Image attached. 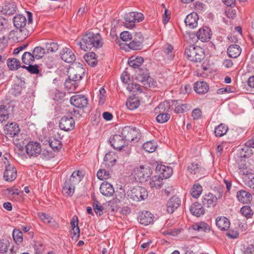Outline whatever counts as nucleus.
Instances as JSON below:
<instances>
[{
  "instance_id": "obj_60",
  "label": "nucleus",
  "mask_w": 254,
  "mask_h": 254,
  "mask_svg": "<svg viewBox=\"0 0 254 254\" xmlns=\"http://www.w3.org/2000/svg\"><path fill=\"white\" fill-rule=\"evenodd\" d=\"M127 89L129 90L130 91H132L133 92L136 91H139L140 92H141L140 86L136 83L129 84L127 86Z\"/></svg>"
},
{
  "instance_id": "obj_38",
  "label": "nucleus",
  "mask_w": 254,
  "mask_h": 254,
  "mask_svg": "<svg viewBox=\"0 0 254 254\" xmlns=\"http://www.w3.org/2000/svg\"><path fill=\"white\" fill-rule=\"evenodd\" d=\"M140 102L138 99L135 98H129L127 99L126 102V106L127 108L133 110L136 109L139 105Z\"/></svg>"
},
{
  "instance_id": "obj_25",
  "label": "nucleus",
  "mask_w": 254,
  "mask_h": 254,
  "mask_svg": "<svg viewBox=\"0 0 254 254\" xmlns=\"http://www.w3.org/2000/svg\"><path fill=\"white\" fill-rule=\"evenodd\" d=\"M153 215L148 211L141 212L138 216L139 223L144 225H147L153 221Z\"/></svg>"
},
{
  "instance_id": "obj_7",
  "label": "nucleus",
  "mask_w": 254,
  "mask_h": 254,
  "mask_svg": "<svg viewBox=\"0 0 254 254\" xmlns=\"http://www.w3.org/2000/svg\"><path fill=\"white\" fill-rule=\"evenodd\" d=\"M128 197L134 201L144 200L148 196L147 190L143 187L135 186L127 191Z\"/></svg>"
},
{
  "instance_id": "obj_8",
  "label": "nucleus",
  "mask_w": 254,
  "mask_h": 254,
  "mask_svg": "<svg viewBox=\"0 0 254 254\" xmlns=\"http://www.w3.org/2000/svg\"><path fill=\"white\" fill-rule=\"evenodd\" d=\"M134 175L136 179L140 182H145L152 175V171L149 166H140L134 169Z\"/></svg>"
},
{
  "instance_id": "obj_15",
  "label": "nucleus",
  "mask_w": 254,
  "mask_h": 254,
  "mask_svg": "<svg viewBox=\"0 0 254 254\" xmlns=\"http://www.w3.org/2000/svg\"><path fill=\"white\" fill-rule=\"evenodd\" d=\"M3 177L7 182H12L17 177V170L16 168L11 164H8L5 167L3 174Z\"/></svg>"
},
{
  "instance_id": "obj_16",
  "label": "nucleus",
  "mask_w": 254,
  "mask_h": 254,
  "mask_svg": "<svg viewBox=\"0 0 254 254\" xmlns=\"http://www.w3.org/2000/svg\"><path fill=\"white\" fill-rule=\"evenodd\" d=\"M204 57V51L200 47H194L191 50V62L194 63H198L200 64V62L203 60Z\"/></svg>"
},
{
  "instance_id": "obj_49",
  "label": "nucleus",
  "mask_w": 254,
  "mask_h": 254,
  "mask_svg": "<svg viewBox=\"0 0 254 254\" xmlns=\"http://www.w3.org/2000/svg\"><path fill=\"white\" fill-rule=\"evenodd\" d=\"M97 177L100 180H107L111 177L110 173L104 169L99 170L97 172Z\"/></svg>"
},
{
  "instance_id": "obj_43",
  "label": "nucleus",
  "mask_w": 254,
  "mask_h": 254,
  "mask_svg": "<svg viewBox=\"0 0 254 254\" xmlns=\"http://www.w3.org/2000/svg\"><path fill=\"white\" fill-rule=\"evenodd\" d=\"M32 53L35 59L39 60L42 59L44 56L45 50L41 47L38 46L34 49Z\"/></svg>"
},
{
  "instance_id": "obj_37",
  "label": "nucleus",
  "mask_w": 254,
  "mask_h": 254,
  "mask_svg": "<svg viewBox=\"0 0 254 254\" xmlns=\"http://www.w3.org/2000/svg\"><path fill=\"white\" fill-rule=\"evenodd\" d=\"M35 59H36L33 53L25 52L22 56V62L26 64L30 65V64H33Z\"/></svg>"
},
{
  "instance_id": "obj_29",
  "label": "nucleus",
  "mask_w": 254,
  "mask_h": 254,
  "mask_svg": "<svg viewBox=\"0 0 254 254\" xmlns=\"http://www.w3.org/2000/svg\"><path fill=\"white\" fill-rule=\"evenodd\" d=\"M241 50L240 46L235 44L231 45L228 48L227 53L230 57L236 58L240 55Z\"/></svg>"
},
{
  "instance_id": "obj_45",
  "label": "nucleus",
  "mask_w": 254,
  "mask_h": 254,
  "mask_svg": "<svg viewBox=\"0 0 254 254\" xmlns=\"http://www.w3.org/2000/svg\"><path fill=\"white\" fill-rule=\"evenodd\" d=\"M13 240L17 244L20 243L23 241V233L18 229H14L12 232Z\"/></svg>"
},
{
  "instance_id": "obj_44",
  "label": "nucleus",
  "mask_w": 254,
  "mask_h": 254,
  "mask_svg": "<svg viewBox=\"0 0 254 254\" xmlns=\"http://www.w3.org/2000/svg\"><path fill=\"white\" fill-rule=\"evenodd\" d=\"M8 113L6 107L4 105L0 106V123L6 121L8 118Z\"/></svg>"
},
{
  "instance_id": "obj_28",
  "label": "nucleus",
  "mask_w": 254,
  "mask_h": 254,
  "mask_svg": "<svg viewBox=\"0 0 254 254\" xmlns=\"http://www.w3.org/2000/svg\"><path fill=\"white\" fill-rule=\"evenodd\" d=\"M216 224L221 230H227L230 225L229 220L225 217H218L216 220Z\"/></svg>"
},
{
  "instance_id": "obj_64",
  "label": "nucleus",
  "mask_w": 254,
  "mask_h": 254,
  "mask_svg": "<svg viewBox=\"0 0 254 254\" xmlns=\"http://www.w3.org/2000/svg\"><path fill=\"white\" fill-rule=\"evenodd\" d=\"M227 236L230 238L236 239L239 236V233L237 231L230 230L226 234Z\"/></svg>"
},
{
  "instance_id": "obj_4",
  "label": "nucleus",
  "mask_w": 254,
  "mask_h": 254,
  "mask_svg": "<svg viewBox=\"0 0 254 254\" xmlns=\"http://www.w3.org/2000/svg\"><path fill=\"white\" fill-rule=\"evenodd\" d=\"M81 172L79 171H74L68 179L64 182L62 192L67 196H71L74 192L75 185L79 183L82 179Z\"/></svg>"
},
{
  "instance_id": "obj_21",
  "label": "nucleus",
  "mask_w": 254,
  "mask_h": 254,
  "mask_svg": "<svg viewBox=\"0 0 254 254\" xmlns=\"http://www.w3.org/2000/svg\"><path fill=\"white\" fill-rule=\"evenodd\" d=\"M4 132L10 137H15L19 134L20 128L17 124L12 123L5 126Z\"/></svg>"
},
{
  "instance_id": "obj_42",
  "label": "nucleus",
  "mask_w": 254,
  "mask_h": 254,
  "mask_svg": "<svg viewBox=\"0 0 254 254\" xmlns=\"http://www.w3.org/2000/svg\"><path fill=\"white\" fill-rule=\"evenodd\" d=\"M151 78L149 77V73L148 71H141L137 76V79L144 84V85H146V83H148V80Z\"/></svg>"
},
{
  "instance_id": "obj_12",
  "label": "nucleus",
  "mask_w": 254,
  "mask_h": 254,
  "mask_svg": "<svg viewBox=\"0 0 254 254\" xmlns=\"http://www.w3.org/2000/svg\"><path fill=\"white\" fill-rule=\"evenodd\" d=\"M205 169L200 161H197L191 163V174L196 178L201 179L204 176Z\"/></svg>"
},
{
  "instance_id": "obj_41",
  "label": "nucleus",
  "mask_w": 254,
  "mask_h": 254,
  "mask_svg": "<svg viewBox=\"0 0 254 254\" xmlns=\"http://www.w3.org/2000/svg\"><path fill=\"white\" fill-rule=\"evenodd\" d=\"M143 148L146 152L152 153L157 148V144L154 141H147L143 144Z\"/></svg>"
},
{
  "instance_id": "obj_1",
  "label": "nucleus",
  "mask_w": 254,
  "mask_h": 254,
  "mask_svg": "<svg viewBox=\"0 0 254 254\" xmlns=\"http://www.w3.org/2000/svg\"><path fill=\"white\" fill-rule=\"evenodd\" d=\"M26 12L28 20L22 14H17L13 18L14 26L19 30L17 34L19 35L18 38L20 41L25 39L33 31V28L30 27L33 20L32 14L29 11Z\"/></svg>"
},
{
  "instance_id": "obj_34",
  "label": "nucleus",
  "mask_w": 254,
  "mask_h": 254,
  "mask_svg": "<svg viewBox=\"0 0 254 254\" xmlns=\"http://www.w3.org/2000/svg\"><path fill=\"white\" fill-rule=\"evenodd\" d=\"M144 62L143 59L141 57H131L128 60V64L133 68H139Z\"/></svg>"
},
{
  "instance_id": "obj_53",
  "label": "nucleus",
  "mask_w": 254,
  "mask_h": 254,
  "mask_svg": "<svg viewBox=\"0 0 254 254\" xmlns=\"http://www.w3.org/2000/svg\"><path fill=\"white\" fill-rule=\"evenodd\" d=\"M9 244L6 239L0 240V253L3 254L7 252L8 245Z\"/></svg>"
},
{
  "instance_id": "obj_59",
  "label": "nucleus",
  "mask_w": 254,
  "mask_h": 254,
  "mask_svg": "<svg viewBox=\"0 0 254 254\" xmlns=\"http://www.w3.org/2000/svg\"><path fill=\"white\" fill-rule=\"evenodd\" d=\"M72 233H71V238L72 240L76 241L80 236V230L78 227L72 228Z\"/></svg>"
},
{
  "instance_id": "obj_55",
  "label": "nucleus",
  "mask_w": 254,
  "mask_h": 254,
  "mask_svg": "<svg viewBox=\"0 0 254 254\" xmlns=\"http://www.w3.org/2000/svg\"><path fill=\"white\" fill-rule=\"evenodd\" d=\"M120 38L123 41L127 42L132 40L133 37L130 32L125 31L121 33Z\"/></svg>"
},
{
  "instance_id": "obj_63",
  "label": "nucleus",
  "mask_w": 254,
  "mask_h": 254,
  "mask_svg": "<svg viewBox=\"0 0 254 254\" xmlns=\"http://www.w3.org/2000/svg\"><path fill=\"white\" fill-rule=\"evenodd\" d=\"M122 81L125 83H128L130 80L129 75L126 71H124L121 76Z\"/></svg>"
},
{
  "instance_id": "obj_52",
  "label": "nucleus",
  "mask_w": 254,
  "mask_h": 254,
  "mask_svg": "<svg viewBox=\"0 0 254 254\" xmlns=\"http://www.w3.org/2000/svg\"><path fill=\"white\" fill-rule=\"evenodd\" d=\"M40 219L44 223H50L52 222V218L49 215L44 212H39L38 214Z\"/></svg>"
},
{
  "instance_id": "obj_23",
  "label": "nucleus",
  "mask_w": 254,
  "mask_h": 254,
  "mask_svg": "<svg viewBox=\"0 0 254 254\" xmlns=\"http://www.w3.org/2000/svg\"><path fill=\"white\" fill-rule=\"evenodd\" d=\"M100 191L103 195L106 196H112L115 192L113 186L107 182H104L102 183Z\"/></svg>"
},
{
  "instance_id": "obj_24",
  "label": "nucleus",
  "mask_w": 254,
  "mask_h": 254,
  "mask_svg": "<svg viewBox=\"0 0 254 254\" xmlns=\"http://www.w3.org/2000/svg\"><path fill=\"white\" fill-rule=\"evenodd\" d=\"M237 197L240 202L246 204L250 203L253 198L252 194L245 190L238 191L237 193Z\"/></svg>"
},
{
  "instance_id": "obj_14",
  "label": "nucleus",
  "mask_w": 254,
  "mask_h": 254,
  "mask_svg": "<svg viewBox=\"0 0 254 254\" xmlns=\"http://www.w3.org/2000/svg\"><path fill=\"white\" fill-rule=\"evenodd\" d=\"M59 127L64 131H69L74 128V121L72 117L64 116L61 120Z\"/></svg>"
},
{
  "instance_id": "obj_20",
  "label": "nucleus",
  "mask_w": 254,
  "mask_h": 254,
  "mask_svg": "<svg viewBox=\"0 0 254 254\" xmlns=\"http://www.w3.org/2000/svg\"><path fill=\"white\" fill-rule=\"evenodd\" d=\"M156 171L159 173L158 176L161 177L162 179L169 178L173 174L172 168L163 165H157Z\"/></svg>"
},
{
  "instance_id": "obj_11",
  "label": "nucleus",
  "mask_w": 254,
  "mask_h": 254,
  "mask_svg": "<svg viewBox=\"0 0 254 254\" xmlns=\"http://www.w3.org/2000/svg\"><path fill=\"white\" fill-rule=\"evenodd\" d=\"M27 154L30 157H36L41 151V145L37 142L31 141L25 146Z\"/></svg>"
},
{
  "instance_id": "obj_27",
  "label": "nucleus",
  "mask_w": 254,
  "mask_h": 254,
  "mask_svg": "<svg viewBox=\"0 0 254 254\" xmlns=\"http://www.w3.org/2000/svg\"><path fill=\"white\" fill-rule=\"evenodd\" d=\"M16 11V6L13 1H6L2 7L1 12L4 14L12 15Z\"/></svg>"
},
{
  "instance_id": "obj_62",
  "label": "nucleus",
  "mask_w": 254,
  "mask_h": 254,
  "mask_svg": "<svg viewBox=\"0 0 254 254\" xmlns=\"http://www.w3.org/2000/svg\"><path fill=\"white\" fill-rule=\"evenodd\" d=\"M235 88L231 87H223L218 89V93L224 94L226 93L234 92L235 91Z\"/></svg>"
},
{
  "instance_id": "obj_17",
  "label": "nucleus",
  "mask_w": 254,
  "mask_h": 254,
  "mask_svg": "<svg viewBox=\"0 0 254 254\" xmlns=\"http://www.w3.org/2000/svg\"><path fill=\"white\" fill-rule=\"evenodd\" d=\"M60 55L61 59L67 63H71L75 60L74 53L68 48H63L60 53Z\"/></svg>"
},
{
  "instance_id": "obj_61",
  "label": "nucleus",
  "mask_w": 254,
  "mask_h": 254,
  "mask_svg": "<svg viewBox=\"0 0 254 254\" xmlns=\"http://www.w3.org/2000/svg\"><path fill=\"white\" fill-rule=\"evenodd\" d=\"M26 69L32 74H38L39 72L38 66L37 65H32L30 64L26 68Z\"/></svg>"
},
{
  "instance_id": "obj_57",
  "label": "nucleus",
  "mask_w": 254,
  "mask_h": 254,
  "mask_svg": "<svg viewBox=\"0 0 254 254\" xmlns=\"http://www.w3.org/2000/svg\"><path fill=\"white\" fill-rule=\"evenodd\" d=\"M198 19L199 16L197 12H191V28H195L197 26Z\"/></svg>"
},
{
  "instance_id": "obj_58",
  "label": "nucleus",
  "mask_w": 254,
  "mask_h": 254,
  "mask_svg": "<svg viewBox=\"0 0 254 254\" xmlns=\"http://www.w3.org/2000/svg\"><path fill=\"white\" fill-rule=\"evenodd\" d=\"M202 116V111L199 108L194 109L191 111V117L194 120H198Z\"/></svg>"
},
{
  "instance_id": "obj_54",
  "label": "nucleus",
  "mask_w": 254,
  "mask_h": 254,
  "mask_svg": "<svg viewBox=\"0 0 254 254\" xmlns=\"http://www.w3.org/2000/svg\"><path fill=\"white\" fill-rule=\"evenodd\" d=\"M189 104H181L177 106L175 108L174 111L177 114L183 113L189 110Z\"/></svg>"
},
{
  "instance_id": "obj_50",
  "label": "nucleus",
  "mask_w": 254,
  "mask_h": 254,
  "mask_svg": "<svg viewBox=\"0 0 254 254\" xmlns=\"http://www.w3.org/2000/svg\"><path fill=\"white\" fill-rule=\"evenodd\" d=\"M46 48L48 52H55L59 49V45L56 42H47L46 43Z\"/></svg>"
},
{
  "instance_id": "obj_39",
  "label": "nucleus",
  "mask_w": 254,
  "mask_h": 254,
  "mask_svg": "<svg viewBox=\"0 0 254 254\" xmlns=\"http://www.w3.org/2000/svg\"><path fill=\"white\" fill-rule=\"evenodd\" d=\"M202 188L199 184H194L191 188V196L197 198L202 192Z\"/></svg>"
},
{
  "instance_id": "obj_31",
  "label": "nucleus",
  "mask_w": 254,
  "mask_h": 254,
  "mask_svg": "<svg viewBox=\"0 0 254 254\" xmlns=\"http://www.w3.org/2000/svg\"><path fill=\"white\" fill-rule=\"evenodd\" d=\"M204 212V209L199 203H194L191 206V214L196 217H200L203 215Z\"/></svg>"
},
{
  "instance_id": "obj_22",
  "label": "nucleus",
  "mask_w": 254,
  "mask_h": 254,
  "mask_svg": "<svg viewBox=\"0 0 254 254\" xmlns=\"http://www.w3.org/2000/svg\"><path fill=\"white\" fill-rule=\"evenodd\" d=\"M193 89L197 94H204L208 91L209 87L206 82L199 81L194 83L193 84Z\"/></svg>"
},
{
  "instance_id": "obj_56",
  "label": "nucleus",
  "mask_w": 254,
  "mask_h": 254,
  "mask_svg": "<svg viewBox=\"0 0 254 254\" xmlns=\"http://www.w3.org/2000/svg\"><path fill=\"white\" fill-rule=\"evenodd\" d=\"M241 213L246 217L249 218L251 216V209L249 206L245 205L243 206L240 210Z\"/></svg>"
},
{
  "instance_id": "obj_18",
  "label": "nucleus",
  "mask_w": 254,
  "mask_h": 254,
  "mask_svg": "<svg viewBox=\"0 0 254 254\" xmlns=\"http://www.w3.org/2000/svg\"><path fill=\"white\" fill-rule=\"evenodd\" d=\"M181 204L180 199L176 196L172 197L167 201L166 204L167 211L169 213H172L180 206Z\"/></svg>"
},
{
  "instance_id": "obj_30",
  "label": "nucleus",
  "mask_w": 254,
  "mask_h": 254,
  "mask_svg": "<svg viewBox=\"0 0 254 254\" xmlns=\"http://www.w3.org/2000/svg\"><path fill=\"white\" fill-rule=\"evenodd\" d=\"M191 228L198 232H208L210 230L209 225L204 222H199L193 224Z\"/></svg>"
},
{
  "instance_id": "obj_32",
  "label": "nucleus",
  "mask_w": 254,
  "mask_h": 254,
  "mask_svg": "<svg viewBox=\"0 0 254 254\" xmlns=\"http://www.w3.org/2000/svg\"><path fill=\"white\" fill-rule=\"evenodd\" d=\"M170 109V105L168 102H163L160 103L155 109L154 113L156 114L168 113Z\"/></svg>"
},
{
  "instance_id": "obj_47",
  "label": "nucleus",
  "mask_w": 254,
  "mask_h": 254,
  "mask_svg": "<svg viewBox=\"0 0 254 254\" xmlns=\"http://www.w3.org/2000/svg\"><path fill=\"white\" fill-rule=\"evenodd\" d=\"M92 206L97 215L101 216L103 214V207L96 199H94Z\"/></svg>"
},
{
  "instance_id": "obj_36",
  "label": "nucleus",
  "mask_w": 254,
  "mask_h": 254,
  "mask_svg": "<svg viewBox=\"0 0 254 254\" xmlns=\"http://www.w3.org/2000/svg\"><path fill=\"white\" fill-rule=\"evenodd\" d=\"M228 127L224 124H220L215 127L214 133L217 137H220L226 134Z\"/></svg>"
},
{
  "instance_id": "obj_13",
  "label": "nucleus",
  "mask_w": 254,
  "mask_h": 254,
  "mask_svg": "<svg viewBox=\"0 0 254 254\" xmlns=\"http://www.w3.org/2000/svg\"><path fill=\"white\" fill-rule=\"evenodd\" d=\"M70 103L78 108H83L88 104L87 98L84 95H75L72 96L70 99Z\"/></svg>"
},
{
  "instance_id": "obj_46",
  "label": "nucleus",
  "mask_w": 254,
  "mask_h": 254,
  "mask_svg": "<svg viewBox=\"0 0 254 254\" xmlns=\"http://www.w3.org/2000/svg\"><path fill=\"white\" fill-rule=\"evenodd\" d=\"M50 147L55 151H59L62 148V143L61 141L57 139H50L49 141Z\"/></svg>"
},
{
  "instance_id": "obj_9",
  "label": "nucleus",
  "mask_w": 254,
  "mask_h": 254,
  "mask_svg": "<svg viewBox=\"0 0 254 254\" xmlns=\"http://www.w3.org/2000/svg\"><path fill=\"white\" fill-rule=\"evenodd\" d=\"M121 134L128 143L137 137L139 135V131L135 127L126 126L123 128Z\"/></svg>"
},
{
  "instance_id": "obj_33",
  "label": "nucleus",
  "mask_w": 254,
  "mask_h": 254,
  "mask_svg": "<svg viewBox=\"0 0 254 254\" xmlns=\"http://www.w3.org/2000/svg\"><path fill=\"white\" fill-rule=\"evenodd\" d=\"M163 179L159 176H155L151 178L149 182V186L152 189H160L162 185Z\"/></svg>"
},
{
  "instance_id": "obj_51",
  "label": "nucleus",
  "mask_w": 254,
  "mask_h": 254,
  "mask_svg": "<svg viewBox=\"0 0 254 254\" xmlns=\"http://www.w3.org/2000/svg\"><path fill=\"white\" fill-rule=\"evenodd\" d=\"M128 47L130 49L133 50H139L141 49L142 45L139 42H137L133 39L128 44Z\"/></svg>"
},
{
  "instance_id": "obj_5",
  "label": "nucleus",
  "mask_w": 254,
  "mask_h": 254,
  "mask_svg": "<svg viewBox=\"0 0 254 254\" xmlns=\"http://www.w3.org/2000/svg\"><path fill=\"white\" fill-rule=\"evenodd\" d=\"M144 19L142 13L137 12H131L124 16V25L127 28L132 29L135 27L136 22H140Z\"/></svg>"
},
{
  "instance_id": "obj_2",
  "label": "nucleus",
  "mask_w": 254,
  "mask_h": 254,
  "mask_svg": "<svg viewBox=\"0 0 254 254\" xmlns=\"http://www.w3.org/2000/svg\"><path fill=\"white\" fill-rule=\"evenodd\" d=\"M68 79L64 82L65 86L71 90H74L78 86V81H80L84 74V69L79 63L75 64L68 69Z\"/></svg>"
},
{
  "instance_id": "obj_40",
  "label": "nucleus",
  "mask_w": 254,
  "mask_h": 254,
  "mask_svg": "<svg viewBox=\"0 0 254 254\" xmlns=\"http://www.w3.org/2000/svg\"><path fill=\"white\" fill-rule=\"evenodd\" d=\"M7 64L10 70L17 69L20 67V63L18 60L15 58L8 59Z\"/></svg>"
},
{
  "instance_id": "obj_10",
  "label": "nucleus",
  "mask_w": 254,
  "mask_h": 254,
  "mask_svg": "<svg viewBox=\"0 0 254 254\" xmlns=\"http://www.w3.org/2000/svg\"><path fill=\"white\" fill-rule=\"evenodd\" d=\"M211 30L208 27H203L199 29L197 33H192L191 32V40L193 39L200 40L202 42L208 41L211 39Z\"/></svg>"
},
{
  "instance_id": "obj_3",
  "label": "nucleus",
  "mask_w": 254,
  "mask_h": 254,
  "mask_svg": "<svg viewBox=\"0 0 254 254\" xmlns=\"http://www.w3.org/2000/svg\"><path fill=\"white\" fill-rule=\"evenodd\" d=\"M78 45L81 49L86 51L90 50L93 48L97 49L101 47L103 42L99 33L89 32L83 36L82 41L78 42Z\"/></svg>"
},
{
  "instance_id": "obj_19",
  "label": "nucleus",
  "mask_w": 254,
  "mask_h": 254,
  "mask_svg": "<svg viewBox=\"0 0 254 254\" xmlns=\"http://www.w3.org/2000/svg\"><path fill=\"white\" fill-rule=\"evenodd\" d=\"M190 14H188L185 19V24L181 27V29L183 33L184 38L185 40L188 41L190 40V19L189 16Z\"/></svg>"
},
{
  "instance_id": "obj_6",
  "label": "nucleus",
  "mask_w": 254,
  "mask_h": 254,
  "mask_svg": "<svg viewBox=\"0 0 254 254\" xmlns=\"http://www.w3.org/2000/svg\"><path fill=\"white\" fill-rule=\"evenodd\" d=\"M109 141L115 149L124 151L127 150V153H129L130 148L127 147L128 143L122 135L115 134L110 137Z\"/></svg>"
},
{
  "instance_id": "obj_48",
  "label": "nucleus",
  "mask_w": 254,
  "mask_h": 254,
  "mask_svg": "<svg viewBox=\"0 0 254 254\" xmlns=\"http://www.w3.org/2000/svg\"><path fill=\"white\" fill-rule=\"evenodd\" d=\"M170 118V114L168 113L159 114L156 117V121L158 123L163 124L167 122Z\"/></svg>"
},
{
  "instance_id": "obj_26",
  "label": "nucleus",
  "mask_w": 254,
  "mask_h": 254,
  "mask_svg": "<svg viewBox=\"0 0 254 254\" xmlns=\"http://www.w3.org/2000/svg\"><path fill=\"white\" fill-rule=\"evenodd\" d=\"M217 202V198L212 193H209L204 196L202 203L204 206L207 207H213L216 205Z\"/></svg>"
},
{
  "instance_id": "obj_35",
  "label": "nucleus",
  "mask_w": 254,
  "mask_h": 254,
  "mask_svg": "<svg viewBox=\"0 0 254 254\" xmlns=\"http://www.w3.org/2000/svg\"><path fill=\"white\" fill-rule=\"evenodd\" d=\"M84 59L86 62L91 66H94L97 64V60L96 54L94 52L87 53L84 56Z\"/></svg>"
}]
</instances>
